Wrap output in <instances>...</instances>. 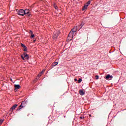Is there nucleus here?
Instances as JSON below:
<instances>
[{
    "label": "nucleus",
    "instance_id": "obj_19",
    "mask_svg": "<svg viewBox=\"0 0 126 126\" xmlns=\"http://www.w3.org/2000/svg\"><path fill=\"white\" fill-rule=\"evenodd\" d=\"M54 6L55 9H58V7L57 6V5L55 4H54Z\"/></svg>",
    "mask_w": 126,
    "mask_h": 126
},
{
    "label": "nucleus",
    "instance_id": "obj_5",
    "mask_svg": "<svg viewBox=\"0 0 126 126\" xmlns=\"http://www.w3.org/2000/svg\"><path fill=\"white\" fill-rule=\"evenodd\" d=\"M18 14H19V15L24 16V14H25V11L23 9H20L18 12Z\"/></svg>",
    "mask_w": 126,
    "mask_h": 126
},
{
    "label": "nucleus",
    "instance_id": "obj_4",
    "mask_svg": "<svg viewBox=\"0 0 126 126\" xmlns=\"http://www.w3.org/2000/svg\"><path fill=\"white\" fill-rule=\"evenodd\" d=\"M91 2V1H90V0H89L87 3L86 4H85L83 7L82 9V10H85V9H87V7H88V5H89V4H90V3Z\"/></svg>",
    "mask_w": 126,
    "mask_h": 126
},
{
    "label": "nucleus",
    "instance_id": "obj_20",
    "mask_svg": "<svg viewBox=\"0 0 126 126\" xmlns=\"http://www.w3.org/2000/svg\"><path fill=\"white\" fill-rule=\"evenodd\" d=\"M21 58H22V60H23V61H25V59H24V57H23V55H21Z\"/></svg>",
    "mask_w": 126,
    "mask_h": 126
},
{
    "label": "nucleus",
    "instance_id": "obj_16",
    "mask_svg": "<svg viewBox=\"0 0 126 126\" xmlns=\"http://www.w3.org/2000/svg\"><path fill=\"white\" fill-rule=\"evenodd\" d=\"M21 46L22 47V48H25L26 47V46H25V45L21 43Z\"/></svg>",
    "mask_w": 126,
    "mask_h": 126
},
{
    "label": "nucleus",
    "instance_id": "obj_25",
    "mask_svg": "<svg viewBox=\"0 0 126 126\" xmlns=\"http://www.w3.org/2000/svg\"><path fill=\"white\" fill-rule=\"evenodd\" d=\"M41 74L44 73V71H42L40 73Z\"/></svg>",
    "mask_w": 126,
    "mask_h": 126
},
{
    "label": "nucleus",
    "instance_id": "obj_17",
    "mask_svg": "<svg viewBox=\"0 0 126 126\" xmlns=\"http://www.w3.org/2000/svg\"><path fill=\"white\" fill-rule=\"evenodd\" d=\"M24 51L26 52L27 51V47L26 46L25 47H24Z\"/></svg>",
    "mask_w": 126,
    "mask_h": 126
},
{
    "label": "nucleus",
    "instance_id": "obj_21",
    "mask_svg": "<svg viewBox=\"0 0 126 126\" xmlns=\"http://www.w3.org/2000/svg\"><path fill=\"white\" fill-rule=\"evenodd\" d=\"M95 78H96V79H99V76L96 75L95 76Z\"/></svg>",
    "mask_w": 126,
    "mask_h": 126
},
{
    "label": "nucleus",
    "instance_id": "obj_7",
    "mask_svg": "<svg viewBox=\"0 0 126 126\" xmlns=\"http://www.w3.org/2000/svg\"><path fill=\"white\" fill-rule=\"evenodd\" d=\"M16 107H17V104H14L10 109L9 111L11 112V113H12V112H13V110H15V108H16Z\"/></svg>",
    "mask_w": 126,
    "mask_h": 126
},
{
    "label": "nucleus",
    "instance_id": "obj_28",
    "mask_svg": "<svg viewBox=\"0 0 126 126\" xmlns=\"http://www.w3.org/2000/svg\"><path fill=\"white\" fill-rule=\"evenodd\" d=\"M35 80H38V78H37Z\"/></svg>",
    "mask_w": 126,
    "mask_h": 126
},
{
    "label": "nucleus",
    "instance_id": "obj_1",
    "mask_svg": "<svg viewBox=\"0 0 126 126\" xmlns=\"http://www.w3.org/2000/svg\"><path fill=\"white\" fill-rule=\"evenodd\" d=\"M28 105V101L27 100L23 101L21 104L19 106L18 110H21L22 108H25Z\"/></svg>",
    "mask_w": 126,
    "mask_h": 126
},
{
    "label": "nucleus",
    "instance_id": "obj_24",
    "mask_svg": "<svg viewBox=\"0 0 126 126\" xmlns=\"http://www.w3.org/2000/svg\"><path fill=\"white\" fill-rule=\"evenodd\" d=\"M110 78H111V79H112V78H113V76H110Z\"/></svg>",
    "mask_w": 126,
    "mask_h": 126
},
{
    "label": "nucleus",
    "instance_id": "obj_22",
    "mask_svg": "<svg viewBox=\"0 0 126 126\" xmlns=\"http://www.w3.org/2000/svg\"><path fill=\"white\" fill-rule=\"evenodd\" d=\"M83 25H84V23H82L80 25V26H83Z\"/></svg>",
    "mask_w": 126,
    "mask_h": 126
},
{
    "label": "nucleus",
    "instance_id": "obj_8",
    "mask_svg": "<svg viewBox=\"0 0 126 126\" xmlns=\"http://www.w3.org/2000/svg\"><path fill=\"white\" fill-rule=\"evenodd\" d=\"M79 93L80 95H81V96H83V95H84V94H85V93H84L83 92V90H80L79 91Z\"/></svg>",
    "mask_w": 126,
    "mask_h": 126
},
{
    "label": "nucleus",
    "instance_id": "obj_27",
    "mask_svg": "<svg viewBox=\"0 0 126 126\" xmlns=\"http://www.w3.org/2000/svg\"><path fill=\"white\" fill-rule=\"evenodd\" d=\"M35 41L36 40H33V43H35Z\"/></svg>",
    "mask_w": 126,
    "mask_h": 126
},
{
    "label": "nucleus",
    "instance_id": "obj_29",
    "mask_svg": "<svg viewBox=\"0 0 126 126\" xmlns=\"http://www.w3.org/2000/svg\"><path fill=\"white\" fill-rule=\"evenodd\" d=\"M76 80H77L76 79H75V81H76Z\"/></svg>",
    "mask_w": 126,
    "mask_h": 126
},
{
    "label": "nucleus",
    "instance_id": "obj_14",
    "mask_svg": "<svg viewBox=\"0 0 126 126\" xmlns=\"http://www.w3.org/2000/svg\"><path fill=\"white\" fill-rule=\"evenodd\" d=\"M3 123V119H0V125H1Z\"/></svg>",
    "mask_w": 126,
    "mask_h": 126
},
{
    "label": "nucleus",
    "instance_id": "obj_12",
    "mask_svg": "<svg viewBox=\"0 0 126 126\" xmlns=\"http://www.w3.org/2000/svg\"><path fill=\"white\" fill-rule=\"evenodd\" d=\"M25 14H29L30 12H29V9H25Z\"/></svg>",
    "mask_w": 126,
    "mask_h": 126
},
{
    "label": "nucleus",
    "instance_id": "obj_18",
    "mask_svg": "<svg viewBox=\"0 0 126 126\" xmlns=\"http://www.w3.org/2000/svg\"><path fill=\"white\" fill-rule=\"evenodd\" d=\"M106 78V79H109V78H110V74L107 75Z\"/></svg>",
    "mask_w": 126,
    "mask_h": 126
},
{
    "label": "nucleus",
    "instance_id": "obj_23",
    "mask_svg": "<svg viewBox=\"0 0 126 126\" xmlns=\"http://www.w3.org/2000/svg\"><path fill=\"white\" fill-rule=\"evenodd\" d=\"M38 76H42V74L41 73L39 74Z\"/></svg>",
    "mask_w": 126,
    "mask_h": 126
},
{
    "label": "nucleus",
    "instance_id": "obj_31",
    "mask_svg": "<svg viewBox=\"0 0 126 126\" xmlns=\"http://www.w3.org/2000/svg\"><path fill=\"white\" fill-rule=\"evenodd\" d=\"M12 80V79H11V81Z\"/></svg>",
    "mask_w": 126,
    "mask_h": 126
},
{
    "label": "nucleus",
    "instance_id": "obj_2",
    "mask_svg": "<svg viewBox=\"0 0 126 126\" xmlns=\"http://www.w3.org/2000/svg\"><path fill=\"white\" fill-rule=\"evenodd\" d=\"M60 34H61L60 31H57V30L55 31L54 32H53V39H54V40L57 39L58 37H59V35H60Z\"/></svg>",
    "mask_w": 126,
    "mask_h": 126
},
{
    "label": "nucleus",
    "instance_id": "obj_13",
    "mask_svg": "<svg viewBox=\"0 0 126 126\" xmlns=\"http://www.w3.org/2000/svg\"><path fill=\"white\" fill-rule=\"evenodd\" d=\"M58 62H54L52 64L53 66H56V65H58Z\"/></svg>",
    "mask_w": 126,
    "mask_h": 126
},
{
    "label": "nucleus",
    "instance_id": "obj_11",
    "mask_svg": "<svg viewBox=\"0 0 126 126\" xmlns=\"http://www.w3.org/2000/svg\"><path fill=\"white\" fill-rule=\"evenodd\" d=\"M30 33L32 34L31 36V38H34V37H35V35L33 34V32H32V31H30Z\"/></svg>",
    "mask_w": 126,
    "mask_h": 126
},
{
    "label": "nucleus",
    "instance_id": "obj_6",
    "mask_svg": "<svg viewBox=\"0 0 126 126\" xmlns=\"http://www.w3.org/2000/svg\"><path fill=\"white\" fill-rule=\"evenodd\" d=\"M77 31V27H75L73 28L71 31L70 32V33H72L73 35L74 34V33Z\"/></svg>",
    "mask_w": 126,
    "mask_h": 126
},
{
    "label": "nucleus",
    "instance_id": "obj_10",
    "mask_svg": "<svg viewBox=\"0 0 126 126\" xmlns=\"http://www.w3.org/2000/svg\"><path fill=\"white\" fill-rule=\"evenodd\" d=\"M24 56L25 57V59H27V60H28L29 59V55L26 53H24Z\"/></svg>",
    "mask_w": 126,
    "mask_h": 126
},
{
    "label": "nucleus",
    "instance_id": "obj_9",
    "mask_svg": "<svg viewBox=\"0 0 126 126\" xmlns=\"http://www.w3.org/2000/svg\"><path fill=\"white\" fill-rule=\"evenodd\" d=\"M21 87L19 85H14L15 90H16V89H19Z\"/></svg>",
    "mask_w": 126,
    "mask_h": 126
},
{
    "label": "nucleus",
    "instance_id": "obj_15",
    "mask_svg": "<svg viewBox=\"0 0 126 126\" xmlns=\"http://www.w3.org/2000/svg\"><path fill=\"white\" fill-rule=\"evenodd\" d=\"M81 81H82V79H81V78H79L78 80V83H80V82H81Z\"/></svg>",
    "mask_w": 126,
    "mask_h": 126
},
{
    "label": "nucleus",
    "instance_id": "obj_30",
    "mask_svg": "<svg viewBox=\"0 0 126 126\" xmlns=\"http://www.w3.org/2000/svg\"><path fill=\"white\" fill-rule=\"evenodd\" d=\"M91 116H92L91 115H89V117H91Z\"/></svg>",
    "mask_w": 126,
    "mask_h": 126
},
{
    "label": "nucleus",
    "instance_id": "obj_3",
    "mask_svg": "<svg viewBox=\"0 0 126 126\" xmlns=\"http://www.w3.org/2000/svg\"><path fill=\"white\" fill-rule=\"evenodd\" d=\"M73 38V34H72V32H69V34L68 35V37L67 38V41L68 42H69L70 41H71Z\"/></svg>",
    "mask_w": 126,
    "mask_h": 126
},
{
    "label": "nucleus",
    "instance_id": "obj_26",
    "mask_svg": "<svg viewBox=\"0 0 126 126\" xmlns=\"http://www.w3.org/2000/svg\"><path fill=\"white\" fill-rule=\"evenodd\" d=\"M80 119L81 120H82V119H83V118H82V117H80Z\"/></svg>",
    "mask_w": 126,
    "mask_h": 126
}]
</instances>
